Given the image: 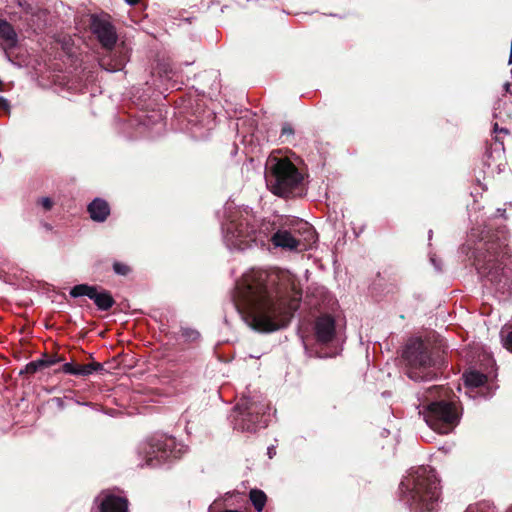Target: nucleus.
Instances as JSON below:
<instances>
[{"mask_svg":"<svg viewBox=\"0 0 512 512\" xmlns=\"http://www.w3.org/2000/svg\"><path fill=\"white\" fill-rule=\"evenodd\" d=\"M300 293L288 271L252 269L236 283L233 301L248 324L261 332L286 327L298 308Z\"/></svg>","mask_w":512,"mask_h":512,"instance_id":"f257e3e1","label":"nucleus"},{"mask_svg":"<svg viewBox=\"0 0 512 512\" xmlns=\"http://www.w3.org/2000/svg\"><path fill=\"white\" fill-rule=\"evenodd\" d=\"M471 239H477L480 245L476 248L475 265L478 272L491 283L504 288L512 279V256L507 244L508 233L505 227L492 231L485 225L482 230L472 228Z\"/></svg>","mask_w":512,"mask_h":512,"instance_id":"f03ea898","label":"nucleus"},{"mask_svg":"<svg viewBox=\"0 0 512 512\" xmlns=\"http://www.w3.org/2000/svg\"><path fill=\"white\" fill-rule=\"evenodd\" d=\"M400 489L414 512H432L439 500L438 480L430 467H418L402 480Z\"/></svg>","mask_w":512,"mask_h":512,"instance_id":"7ed1b4c3","label":"nucleus"},{"mask_svg":"<svg viewBox=\"0 0 512 512\" xmlns=\"http://www.w3.org/2000/svg\"><path fill=\"white\" fill-rule=\"evenodd\" d=\"M446 395V388L435 385L429 387L419 399L424 407L419 413L423 414L427 425L440 434L450 433L459 422V413L453 403L436 400Z\"/></svg>","mask_w":512,"mask_h":512,"instance_id":"20e7f679","label":"nucleus"},{"mask_svg":"<svg viewBox=\"0 0 512 512\" xmlns=\"http://www.w3.org/2000/svg\"><path fill=\"white\" fill-rule=\"evenodd\" d=\"M267 185L281 197L302 196L305 192V173L293 162H275L266 173Z\"/></svg>","mask_w":512,"mask_h":512,"instance_id":"39448f33","label":"nucleus"},{"mask_svg":"<svg viewBox=\"0 0 512 512\" xmlns=\"http://www.w3.org/2000/svg\"><path fill=\"white\" fill-rule=\"evenodd\" d=\"M402 357L406 363V373L414 381L432 379L436 373L434 360L420 339H411L403 351Z\"/></svg>","mask_w":512,"mask_h":512,"instance_id":"423d86ee","label":"nucleus"},{"mask_svg":"<svg viewBox=\"0 0 512 512\" xmlns=\"http://www.w3.org/2000/svg\"><path fill=\"white\" fill-rule=\"evenodd\" d=\"M226 211L227 218L222 224L224 242L230 249L245 250L246 248L234 244L229 239V235L234 236L236 240H240L246 234H251L253 224L257 222L256 216L249 207H232L229 205L226 207Z\"/></svg>","mask_w":512,"mask_h":512,"instance_id":"0eeeda50","label":"nucleus"},{"mask_svg":"<svg viewBox=\"0 0 512 512\" xmlns=\"http://www.w3.org/2000/svg\"><path fill=\"white\" fill-rule=\"evenodd\" d=\"M186 452V447L176 442V439L166 435H157L141 446L147 466H157L166 461L180 458Z\"/></svg>","mask_w":512,"mask_h":512,"instance_id":"6e6552de","label":"nucleus"},{"mask_svg":"<svg viewBox=\"0 0 512 512\" xmlns=\"http://www.w3.org/2000/svg\"><path fill=\"white\" fill-rule=\"evenodd\" d=\"M239 412L235 421V427L241 431L255 432L267 426L268 404L263 401L242 399L236 406Z\"/></svg>","mask_w":512,"mask_h":512,"instance_id":"1a4fd4ad","label":"nucleus"},{"mask_svg":"<svg viewBox=\"0 0 512 512\" xmlns=\"http://www.w3.org/2000/svg\"><path fill=\"white\" fill-rule=\"evenodd\" d=\"M89 27L91 33L101 44L102 48L112 51L116 45L118 35L108 14H92Z\"/></svg>","mask_w":512,"mask_h":512,"instance_id":"9d476101","label":"nucleus"},{"mask_svg":"<svg viewBox=\"0 0 512 512\" xmlns=\"http://www.w3.org/2000/svg\"><path fill=\"white\" fill-rule=\"evenodd\" d=\"M274 224L270 221H261L253 224L252 233L246 234L245 237L240 240L234 238V236L229 235V239L233 241L234 244L240 246L241 248H249L254 243L256 245L264 246L268 241H271V237L274 231Z\"/></svg>","mask_w":512,"mask_h":512,"instance_id":"9b49d317","label":"nucleus"},{"mask_svg":"<svg viewBox=\"0 0 512 512\" xmlns=\"http://www.w3.org/2000/svg\"><path fill=\"white\" fill-rule=\"evenodd\" d=\"M70 295L74 298L87 296L94 301L100 310H108L114 304V300L108 292H98L96 287L87 284L74 286L70 290Z\"/></svg>","mask_w":512,"mask_h":512,"instance_id":"f8f14e48","label":"nucleus"},{"mask_svg":"<svg viewBox=\"0 0 512 512\" xmlns=\"http://www.w3.org/2000/svg\"><path fill=\"white\" fill-rule=\"evenodd\" d=\"M100 512H128V501L125 497L110 491L101 492L95 499Z\"/></svg>","mask_w":512,"mask_h":512,"instance_id":"ddd939ff","label":"nucleus"},{"mask_svg":"<svg viewBox=\"0 0 512 512\" xmlns=\"http://www.w3.org/2000/svg\"><path fill=\"white\" fill-rule=\"evenodd\" d=\"M271 242L276 248L291 252H299L305 249V244L302 243L300 238L295 233L285 229H279L273 233Z\"/></svg>","mask_w":512,"mask_h":512,"instance_id":"4468645a","label":"nucleus"},{"mask_svg":"<svg viewBox=\"0 0 512 512\" xmlns=\"http://www.w3.org/2000/svg\"><path fill=\"white\" fill-rule=\"evenodd\" d=\"M314 330L318 342L328 343L335 336V321L331 316H320L315 321Z\"/></svg>","mask_w":512,"mask_h":512,"instance_id":"2eb2a0df","label":"nucleus"},{"mask_svg":"<svg viewBox=\"0 0 512 512\" xmlns=\"http://www.w3.org/2000/svg\"><path fill=\"white\" fill-rule=\"evenodd\" d=\"M465 385L468 388L467 394L470 397H476V394L481 392V395L483 397H486V395L482 392L484 389V384L487 380V377L479 373L477 371H469L463 375Z\"/></svg>","mask_w":512,"mask_h":512,"instance_id":"dca6fc26","label":"nucleus"},{"mask_svg":"<svg viewBox=\"0 0 512 512\" xmlns=\"http://www.w3.org/2000/svg\"><path fill=\"white\" fill-rule=\"evenodd\" d=\"M88 212L92 220L96 222H103L110 214V207L105 200L101 198H95L88 205Z\"/></svg>","mask_w":512,"mask_h":512,"instance_id":"f3484780","label":"nucleus"},{"mask_svg":"<svg viewBox=\"0 0 512 512\" xmlns=\"http://www.w3.org/2000/svg\"><path fill=\"white\" fill-rule=\"evenodd\" d=\"M0 39L5 49H13L18 43V36L14 27L4 19H0Z\"/></svg>","mask_w":512,"mask_h":512,"instance_id":"a211bd4d","label":"nucleus"},{"mask_svg":"<svg viewBox=\"0 0 512 512\" xmlns=\"http://www.w3.org/2000/svg\"><path fill=\"white\" fill-rule=\"evenodd\" d=\"M101 368L102 366L99 363L73 364L69 362L62 366V371L66 374L76 376H88L94 371L100 370Z\"/></svg>","mask_w":512,"mask_h":512,"instance_id":"6ab92c4d","label":"nucleus"},{"mask_svg":"<svg viewBox=\"0 0 512 512\" xmlns=\"http://www.w3.org/2000/svg\"><path fill=\"white\" fill-rule=\"evenodd\" d=\"M493 133L494 136V144L492 145V149L494 151L500 152L501 150L504 152V145H503V137L501 135H508L509 130L507 128H499L498 123H495L493 126ZM490 158H501V154L498 153L497 156L493 155V152L491 151L489 154Z\"/></svg>","mask_w":512,"mask_h":512,"instance_id":"aec40b11","label":"nucleus"},{"mask_svg":"<svg viewBox=\"0 0 512 512\" xmlns=\"http://www.w3.org/2000/svg\"><path fill=\"white\" fill-rule=\"evenodd\" d=\"M249 498L258 512L263 510L267 500L266 494L263 491L252 489L249 493Z\"/></svg>","mask_w":512,"mask_h":512,"instance_id":"412c9836","label":"nucleus"},{"mask_svg":"<svg viewBox=\"0 0 512 512\" xmlns=\"http://www.w3.org/2000/svg\"><path fill=\"white\" fill-rule=\"evenodd\" d=\"M295 134V130L292 126L291 123L289 122H284L281 126V132H280V136H279V139L281 140V142H286L288 141L290 138H292Z\"/></svg>","mask_w":512,"mask_h":512,"instance_id":"4be33fe9","label":"nucleus"},{"mask_svg":"<svg viewBox=\"0 0 512 512\" xmlns=\"http://www.w3.org/2000/svg\"><path fill=\"white\" fill-rule=\"evenodd\" d=\"M276 153L280 154L281 150L273 151L269 155L267 160H285V161H288V160H292V158L295 156V153L292 152L291 150H288V149L285 151V154H283V155H277Z\"/></svg>","mask_w":512,"mask_h":512,"instance_id":"5701e85b","label":"nucleus"},{"mask_svg":"<svg viewBox=\"0 0 512 512\" xmlns=\"http://www.w3.org/2000/svg\"><path fill=\"white\" fill-rule=\"evenodd\" d=\"M181 336L186 340V341H191V342H194L196 340L199 339L200 337V334L198 333V331L194 330V329H190V328H183L181 330Z\"/></svg>","mask_w":512,"mask_h":512,"instance_id":"b1692460","label":"nucleus"},{"mask_svg":"<svg viewBox=\"0 0 512 512\" xmlns=\"http://www.w3.org/2000/svg\"><path fill=\"white\" fill-rule=\"evenodd\" d=\"M38 205L42 207L44 211H49L53 207V201L49 197H42L38 200Z\"/></svg>","mask_w":512,"mask_h":512,"instance_id":"393cba45","label":"nucleus"},{"mask_svg":"<svg viewBox=\"0 0 512 512\" xmlns=\"http://www.w3.org/2000/svg\"><path fill=\"white\" fill-rule=\"evenodd\" d=\"M115 273L119 275H126L129 272V267L126 264L116 262L113 265Z\"/></svg>","mask_w":512,"mask_h":512,"instance_id":"a878e982","label":"nucleus"},{"mask_svg":"<svg viewBox=\"0 0 512 512\" xmlns=\"http://www.w3.org/2000/svg\"><path fill=\"white\" fill-rule=\"evenodd\" d=\"M50 363L46 362V361H43V360H39L37 362H31L27 365V370L29 372H36L38 370L39 367L41 366H48Z\"/></svg>","mask_w":512,"mask_h":512,"instance_id":"bb28decb","label":"nucleus"},{"mask_svg":"<svg viewBox=\"0 0 512 512\" xmlns=\"http://www.w3.org/2000/svg\"><path fill=\"white\" fill-rule=\"evenodd\" d=\"M10 110V103L7 99H5L4 97L0 96V111H3V112H9Z\"/></svg>","mask_w":512,"mask_h":512,"instance_id":"cd10ccee","label":"nucleus"},{"mask_svg":"<svg viewBox=\"0 0 512 512\" xmlns=\"http://www.w3.org/2000/svg\"><path fill=\"white\" fill-rule=\"evenodd\" d=\"M504 347L509 351H512V331L503 340Z\"/></svg>","mask_w":512,"mask_h":512,"instance_id":"c85d7f7f","label":"nucleus"},{"mask_svg":"<svg viewBox=\"0 0 512 512\" xmlns=\"http://www.w3.org/2000/svg\"><path fill=\"white\" fill-rule=\"evenodd\" d=\"M129 5H136L140 2V0H125Z\"/></svg>","mask_w":512,"mask_h":512,"instance_id":"c756f323","label":"nucleus"},{"mask_svg":"<svg viewBox=\"0 0 512 512\" xmlns=\"http://www.w3.org/2000/svg\"><path fill=\"white\" fill-rule=\"evenodd\" d=\"M510 87H511V84H510V83H506V84L504 85L505 91H506L507 93L512 94V91L510 90Z\"/></svg>","mask_w":512,"mask_h":512,"instance_id":"7c9ffc66","label":"nucleus"},{"mask_svg":"<svg viewBox=\"0 0 512 512\" xmlns=\"http://www.w3.org/2000/svg\"><path fill=\"white\" fill-rule=\"evenodd\" d=\"M273 453H274V452H273V448H271V447H270V448H268V455H269V457H270V458H272V454H273Z\"/></svg>","mask_w":512,"mask_h":512,"instance_id":"2f4dec72","label":"nucleus"},{"mask_svg":"<svg viewBox=\"0 0 512 512\" xmlns=\"http://www.w3.org/2000/svg\"><path fill=\"white\" fill-rule=\"evenodd\" d=\"M497 212H498L501 216H503V215H504V213H505V210L498 209V210H497Z\"/></svg>","mask_w":512,"mask_h":512,"instance_id":"473e14b6","label":"nucleus"},{"mask_svg":"<svg viewBox=\"0 0 512 512\" xmlns=\"http://www.w3.org/2000/svg\"><path fill=\"white\" fill-rule=\"evenodd\" d=\"M3 90V82L0 80V91Z\"/></svg>","mask_w":512,"mask_h":512,"instance_id":"72a5a7b5","label":"nucleus"}]
</instances>
